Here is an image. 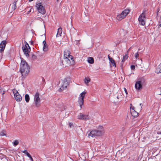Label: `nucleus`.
<instances>
[{
  "label": "nucleus",
  "mask_w": 161,
  "mask_h": 161,
  "mask_svg": "<svg viewBox=\"0 0 161 161\" xmlns=\"http://www.w3.org/2000/svg\"><path fill=\"white\" fill-rule=\"evenodd\" d=\"M20 67V71L22 76L25 78L30 72V66L25 60L21 58Z\"/></svg>",
  "instance_id": "1"
},
{
  "label": "nucleus",
  "mask_w": 161,
  "mask_h": 161,
  "mask_svg": "<svg viewBox=\"0 0 161 161\" xmlns=\"http://www.w3.org/2000/svg\"><path fill=\"white\" fill-rule=\"evenodd\" d=\"M147 10L145 9L143 11L142 13L140 15L138 18L139 24L142 25H144L145 24V19L146 18V14Z\"/></svg>",
  "instance_id": "2"
},
{
  "label": "nucleus",
  "mask_w": 161,
  "mask_h": 161,
  "mask_svg": "<svg viewBox=\"0 0 161 161\" xmlns=\"http://www.w3.org/2000/svg\"><path fill=\"white\" fill-rule=\"evenodd\" d=\"M130 11V10L128 9H125L121 14L117 16V19L118 20H121L126 17L129 13Z\"/></svg>",
  "instance_id": "3"
},
{
  "label": "nucleus",
  "mask_w": 161,
  "mask_h": 161,
  "mask_svg": "<svg viewBox=\"0 0 161 161\" xmlns=\"http://www.w3.org/2000/svg\"><path fill=\"white\" fill-rule=\"evenodd\" d=\"M69 79L67 78L64 79L62 81V82L61 84V87L58 90L60 92H61L67 88V86L69 84Z\"/></svg>",
  "instance_id": "4"
},
{
  "label": "nucleus",
  "mask_w": 161,
  "mask_h": 161,
  "mask_svg": "<svg viewBox=\"0 0 161 161\" xmlns=\"http://www.w3.org/2000/svg\"><path fill=\"white\" fill-rule=\"evenodd\" d=\"M40 94L38 92H36L34 96V102L36 107H39L41 104V100L39 97Z\"/></svg>",
  "instance_id": "5"
},
{
  "label": "nucleus",
  "mask_w": 161,
  "mask_h": 161,
  "mask_svg": "<svg viewBox=\"0 0 161 161\" xmlns=\"http://www.w3.org/2000/svg\"><path fill=\"white\" fill-rule=\"evenodd\" d=\"M103 133L104 131L103 130H94L90 132L88 134V135L90 136L93 137L101 136L103 135Z\"/></svg>",
  "instance_id": "6"
},
{
  "label": "nucleus",
  "mask_w": 161,
  "mask_h": 161,
  "mask_svg": "<svg viewBox=\"0 0 161 161\" xmlns=\"http://www.w3.org/2000/svg\"><path fill=\"white\" fill-rule=\"evenodd\" d=\"M36 8L39 13L44 14L46 13L44 7L42 5L41 3H39L36 5Z\"/></svg>",
  "instance_id": "7"
},
{
  "label": "nucleus",
  "mask_w": 161,
  "mask_h": 161,
  "mask_svg": "<svg viewBox=\"0 0 161 161\" xmlns=\"http://www.w3.org/2000/svg\"><path fill=\"white\" fill-rule=\"evenodd\" d=\"M142 80L141 79L138 80L135 84V87L136 89L140 90L142 87Z\"/></svg>",
  "instance_id": "8"
},
{
  "label": "nucleus",
  "mask_w": 161,
  "mask_h": 161,
  "mask_svg": "<svg viewBox=\"0 0 161 161\" xmlns=\"http://www.w3.org/2000/svg\"><path fill=\"white\" fill-rule=\"evenodd\" d=\"M78 117L79 119L84 120H88L89 119L88 115L84 114L82 113H80Z\"/></svg>",
  "instance_id": "9"
},
{
  "label": "nucleus",
  "mask_w": 161,
  "mask_h": 161,
  "mask_svg": "<svg viewBox=\"0 0 161 161\" xmlns=\"http://www.w3.org/2000/svg\"><path fill=\"white\" fill-rule=\"evenodd\" d=\"M13 92L14 93V91ZM14 93L15 100L17 102L21 101L22 99V97L21 96V95L19 94V93L17 91H16V92L15 93Z\"/></svg>",
  "instance_id": "10"
},
{
  "label": "nucleus",
  "mask_w": 161,
  "mask_h": 161,
  "mask_svg": "<svg viewBox=\"0 0 161 161\" xmlns=\"http://www.w3.org/2000/svg\"><path fill=\"white\" fill-rule=\"evenodd\" d=\"M6 44V41H3L1 42L0 44V52H2L4 50Z\"/></svg>",
  "instance_id": "11"
},
{
  "label": "nucleus",
  "mask_w": 161,
  "mask_h": 161,
  "mask_svg": "<svg viewBox=\"0 0 161 161\" xmlns=\"http://www.w3.org/2000/svg\"><path fill=\"white\" fill-rule=\"evenodd\" d=\"M70 53V52L69 51L66 50V51H64V60L65 61H67V60L68 58H67L69 56Z\"/></svg>",
  "instance_id": "12"
},
{
  "label": "nucleus",
  "mask_w": 161,
  "mask_h": 161,
  "mask_svg": "<svg viewBox=\"0 0 161 161\" xmlns=\"http://www.w3.org/2000/svg\"><path fill=\"white\" fill-rule=\"evenodd\" d=\"M22 50L24 53V54H25L26 57H29V52H30V51L29 48L28 49H25L24 47V45H23L22 47Z\"/></svg>",
  "instance_id": "13"
},
{
  "label": "nucleus",
  "mask_w": 161,
  "mask_h": 161,
  "mask_svg": "<svg viewBox=\"0 0 161 161\" xmlns=\"http://www.w3.org/2000/svg\"><path fill=\"white\" fill-rule=\"evenodd\" d=\"M67 58H68L67 60V61H66L68 63L70 64H73L74 63V61L73 60V57L70 55Z\"/></svg>",
  "instance_id": "14"
},
{
  "label": "nucleus",
  "mask_w": 161,
  "mask_h": 161,
  "mask_svg": "<svg viewBox=\"0 0 161 161\" xmlns=\"http://www.w3.org/2000/svg\"><path fill=\"white\" fill-rule=\"evenodd\" d=\"M130 113L132 116L134 117H137L138 114V113L135 110L134 107L132 109H130Z\"/></svg>",
  "instance_id": "15"
},
{
  "label": "nucleus",
  "mask_w": 161,
  "mask_h": 161,
  "mask_svg": "<svg viewBox=\"0 0 161 161\" xmlns=\"http://www.w3.org/2000/svg\"><path fill=\"white\" fill-rule=\"evenodd\" d=\"M43 50L44 52L47 51L48 50V47L46 43L45 40H44L43 42Z\"/></svg>",
  "instance_id": "16"
},
{
  "label": "nucleus",
  "mask_w": 161,
  "mask_h": 161,
  "mask_svg": "<svg viewBox=\"0 0 161 161\" xmlns=\"http://www.w3.org/2000/svg\"><path fill=\"white\" fill-rule=\"evenodd\" d=\"M78 103L79 104L80 108H82V105L84 103V98H83L80 97L78 100Z\"/></svg>",
  "instance_id": "17"
},
{
  "label": "nucleus",
  "mask_w": 161,
  "mask_h": 161,
  "mask_svg": "<svg viewBox=\"0 0 161 161\" xmlns=\"http://www.w3.org/2000/svg\"><path fill=\"white\" fill-rule=\"evenodd\" d=\"M22 153H24L27 155L29 158H30V159L31 160V161H33V159L31 157V155L27 152L26 150H24L22 152Z\"/></svg>",
  "instance_id": "18"
},
{
  "label": "nucleus",
  "mask_w": 161,
  "mask_h": 161,
  "mask_svg": "<svg viewBox=\"0 0 161 161\" xmlns=\"http://www.w3.org/2000/svg\"><path fill=\"white\" fill-rule=\"evenodd\" d=\"M17 1L14 2L13 4L10 5V8H11L13 10H14L16 8V4Z\"/></svg>",
  "instance_id": "19"
},
{
  "label": "nucleus",
  "mask_w": 161,
  "mask_h": 161,
  "mask_svg": "<svg viewBox=\"0 0 161 161\" xmlns=\"http://www.w3.org/2000/svg\"><path fill=\"white\" fill-rule=\"evenodd\" d=\"M155 72L157 73H161V63L156 68Z\"/></svg>",
  "instance_id": "20"
},
{
  "label": "nucleus",
  "mask_w": 161,
  "mask_h": 161,
  "mask_svg": "<svg viewBox=\"0 0 161 161\" xmlns=\"http://www.w3.org/2000/svg\"><path fill=\"white\" fill-rule=\"evenodd\" d=\"M62 33V28L60 27L59 28L58 30V32L56 36L59 37L61 36V35Z\"/></svg>",
  "instance_id": "21"
},
{
  "label": "nucleus",
  "mask_w": 161,
  "mask_h": 161,
  "mask_svg": "<svg viewBox=\"0 0 161 161\" xmlns=\"http://www.w3.org/2000/svg\"><path fill=\"white\" fill-rule=\"evenodd\" d=\"M87 61L89 63L92 64L94 62V59L92 57H89L88 58Z\"/></svg>",
  "instance_id": "22"
},
{
  "label": "nucleus",
  "mask_w": 161,
  "mask_h": 161,
  "mask_svg": "<svg viewBox=\"0 0 161 161\" xmlns=\"http://www.w3.org/2000/svg\"><path fill=\"white\" fill-rule=\"evenodd\" d=\"M109 60L110 62L112 64L113 66L115 67L116 66V64L113 59V58H110Z\"/></svg>",
  "instance_id": "23"
},
{
  "label": "nucleus",
  "mask_w": 161,
  "mask_h": 161,
  "mask_svg": "<svg viewBox=\"0 0 161 161\" xmlns=\"http://www.w3.org/2000/svg\"><path fill=\"white\" fill-rule=\"evenodd\" d=\"M25 98L26 102L28 103L30 100V97L28 94H26L25 95Z\"/></svg>",
  "instance_id": "24"
},
{
  "label": "nucleus",
  "mask_w": 161,
  "mask_h": 161,
  "mask_svg": "<svg viewBox=\"0 0 161 161\" xmlns=\"http://www.w3.org/2000/svg\"><path fill=\"white\" fill-rule=\"evenodd\" d=\"M128 57L127 54L126 53L125 56H123V58L122 59V62H124L126 59H127Z\"/></svg>",
  "instance_id": "25"
},
{
  "label": "nucleus",
  "mask_w": 161,
  "mask_h": 161,
  "mask_svg": "<svg viewBox=\"0 0 161 161\" xmlns=\"http://www.w3.org/2000/svg\"><path fill=\"white\" fill-rule=\"evenodd\" d=\"M86 93V92H84V91L82 92L80 94V97L83 98H84L85 96Z\"/></svg>",
  "instance_id": "26"
},
{
  "label": "nucleus",
  "mask_w": 161,
  "mask_h": 161,
  "mask_svg": "<svg viewBox=\"0 0 161 161\" xmlns=\"http://www.w3.org/2000/svg\"><path fill=\"white\" fill-rule=\"evenodd\" d=\"M85 82L86 84L88 83L90 81V79L89 78H85Z\"/></svg>",
  "instance_id": "27"
},
{
  "label": "nucleus",
  "mask_w": 161,
  "mask_h": 161,
  "mask_svg": "<svg viewBox=\"0 0 161 161\" xmlns=\"http://www.w3.org/2000/svg\"><path fill=\"white\" fill-rule=\"evenodd\" d=\"M6 131L5 130H3L0 133V136H6V134H5Z\"/></svg>",
  "instance_id": "28"
},
{
  "label": "nucleus",
  "mask_w": 161,
  "mask_h": 161,
  "mask_svg": "<svg viewBox=\"0 0 161 161\" xmlns=\"http://www.w3.org/2000/svg\"><path fill=\"white\" fill-rule=\"evenodd\" d=\"M19 144V142L18 140H15L13 143V145L14 146H16Z\"/></svg>",
  "instance_id": "29"
},
{
  "label": "nucleus",
  "mask_w": 161,
  "mask_h": 161,
  "mask_svg": "<svg viewBox=\"0 0 161 161\" xmlns=\"http://www.w3.org/2000/svg\"><path fill=\"white\" fill-rule=\"evenodd\" d=\"M24 43H25V46H28V48H29V49L30 50H31V47H30V46H29V45L27 43V42L26 41H25Z\"/></svg>",
  "instance_id": "30"
},
{
  "label": "nucleus",
  "mask_w": 161,
  "mask_h": 161,
  "mask_svg": "<svg viewBox=\"0 0 161 161\" xmlns=\"http://www.w3.org/2000/svg\"><path fill=\"white\" fill-rule=\"evenodd\" d=\"M139 55V54L138 52L136 53L135 54V57L136 59H139L138 58Z\"/></svg>",
  "instance_id": "31"
},
{
  "label": "nucleus",
  "mask_w": 161,
  "mask_h": 161,
  "mask_svg": "<svg viewBox=\"0 0 161 161\" xmlns=\"http://www.w3.org/2000/svg\"><path fill=\"white\" fill-rule=\"evenodd\" d=\"M131 69L134 70L135 69V66L134 65H131Z\"/></svg>",
  "instance_id": "32"
},
{
  "label": "nucleus",
  "mask_w": 161,
  "mask_h": 161,
  "mask_svg": "<svg viewBox=\"0 0 161 161\" xmlns=\"http://www.w3.org/2000/svg\"><path fill=\"white\" fill-rule=\"evenodd\" d=\"M69 125L70 128L71 127L73 126V124L71 123H69Z\"/></svg>",
  "instance_id": "33"
},
{
  "label": "nucleus",
  "mask_w": 161,
  "mask_h": 161,
  "mask_svg": "<svg viewBox=\"0 0 161 161\" xmlns=\"http://www.w3.org/2000/svg\"><path fill=\"white\" fill-rule=\"evenodd\" d=\"M124 90L125 91V93L126 94H127V90L126 89V88H124Z\"/></svg>",
  "instance_id": "34"
},
{
  "label": "nucleus",
  "mask_w": 161,
  "mask_h": 161,
  "mask_svg": "<svg viewBox=\"0 0 161 161\" xmlns=\"http://www.w3.org/2000/svg\"><path fill=\"white\" fill-rule=\"evenodd\" d=\"M30 44H31V45H33V44H34V42H33V41H31L30 42Z\"/></svg>",
  "instance_id": "35"
},
{
  "label": "nucleus",
  "mask_w": 161,
  "mask_h": 161,
  "mask_svg": "<svg viewBox=\"0 0 161 161\" xmlns=\"http://www.w3.org/2000/svg\"><path fill=\"white\" fill-rule=\"evenodd\" d=\"M130 109H132V108H133V107H132V105L131 103L130 104Z\"/></svg>",
  "instance_id": "36"
},
{
  "label": "nucleus",
  "mask_w": 161,
  "mask_h": 161,
  "mask_svg": "<svg viewBox=\"0 0 161 161\" xmlns=\"http://www.w3.org/2000/svg\"><path fill=\"white\" fill-rule=\"evenodd\" d=\"M157 134L158 135H161V131H157Z\"/></svg>",
  "instance_id": "37"
},
{
  "label": "nucleus",
  "mask_w": 161,
  "mask_h": 161,
  "mask_svg": "<svg viewBox=\"0 0 161 161\" xmlns=\"http://www.w3.org/2000/svg\"><path fill=\"white\" fill-rule=\"evenodd\" d=\"M24 47L25 48V49H28V46L24 45Z\"/></svg>",
  "instance_id": "38"
},
{
  "label": "nucleus",
  "mask_w": 161,
  "mask_h": 161,
  "mask_svg": "<svg viewBox=\"0 0 161 161\" xmlns=\"http://www.w3.org/2000/svg\"><path fill=\"white\" fill-rule=\"evenodd\" d=\"M131 47H130L129 48V49H128V51L126 53L127 54H128V52L131 49Z\"/></svg>",
  "instance_id": "39"
},
{
  "label": "nucleus",
  "mask_w": 161,
  "mask_h": 161,
  "mask_svg": "<svg viewBox=\"0 0 161 161\" xmlns=\"http://www.w3.org/2000/svg\"><path fill=\"white\" fill-rule=\"evenodd\" d=\"M36 57V56L34 55H33L32 56V58H33V59H35Z\"/></svg>",
  "instance_id": "40"
},
{
  "label": "nucleus",
  "mask_w": 161,
  "mask_h": 161,
  "mask_svg": "<svg viewBox=\"0 0 161 161\" xmlns=\"http://www.w3.org/2000/svg\"><path fill=\"white\" fill-rule=\"evenodd\" d=\"M159 24L158 28L160 27L161 26V23L160 22V21H159Z\"/></svg>",
  "instance_id": "41"
},
{
  "label": "nucleus",
  "mask_w": 161,
  "mask_h": 161,
  "mask_svg": "<svg viewBox=\"0 0 161 161\" xmlns=\"http://www.w3.org/2000/svg\"><path fill=\"white\" fill-rule=\"evenodd\" d=\"M31 12V9H30V10H29V11H28L27 13V14H29L30 12Z\"/></svg>",
  "instance_id": "42"
},
{
  "label": "nucleus",
  "mask_w": 161,
  "mask_h": 161,
  "mask_svg": "<svg viewBox=\"0 0 161 161\" xmlns=\"http://www.w3.org/2000/svg\"><path fill=\"white\" fill-rule=\"evenodd\" d=\"M108 58L109 60L110 58H111L109 55H108Z\"/></svg>",
  "instance_id": "43"
},
{
  "label": "nucleus",
  "mask_w": 161,
  "mask_h": 161,
  "mask_svg": "<svg viewBox=\"0 0 161 161\" xmlns=\"http://www.w3.org/2000/svg\"><path fill=\"white\" fill-rule=\"evenodd\" d=\"M159 90H160V94H159L160 95H161V87L160 88Z\"/></svg>",
  "instance_id": "44"
},
{
  "label": "nucleus",
  "mask_w": 161,
  "mask_h": 161,
  "mask_svg": "<svg viewBox=\"0 0 161 161\" xmlns=\"http://www.w3.org/2000/svg\"><path fill=\"white\" fill-rule=\"evenodd\" d=\"M142 103H140V106L141 107V108H142Z\"/></svg>",
  "instance_id": "45"
},
{
  "label": "nucleus",
  "mask_w": 161,
  "mask_h": 161,
  "mask_svg": "<svg viewBox=\"0 0 161 161\" xmlns=\"http://www.w3.org/2000/svg\"><path fill=\"white\" fill-rule=\"evenodd\" d=\"M117 99H119V97H118V96H117Z\"/></svg>",
  "instance_id": "46"
},
{
  "label": "nucleus",
  "mask_w": 161,
  "mask_h": 161,
  "mask_svg": "<svg viewBox=\"0 0 161 161\" xmlns=\"http://www.w3.org/2000/svg\"><path fill=\"white\" fill-rule=\"evenodd\" d=\"M58 0H57V1H58Z\"/></svg>",
  "instance_id": "47"
}]
</instances>
